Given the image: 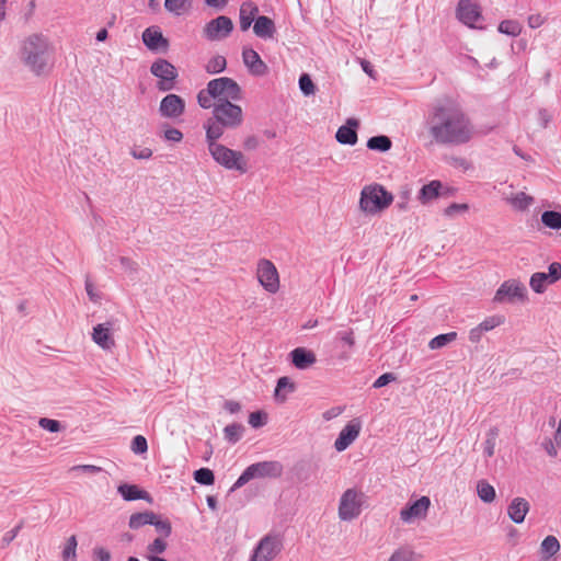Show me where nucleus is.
I'll use <instances>...</instances> for the list:
<instances>
[{
    "label": "nucleus",
    "instance_id": "1",
    "mask_svg": "<svg viewBox=\"0 0 561 561\" xmlns=\"http://www.w3.org/2000/svg\"><path fill=\"white\" fill-rule=\"evenodd\" d=\"M428 133L436 144L462 145L474 137L476 129L459 106L445 104L434 108L430 118Z\"/></svg>",
    "mask_w": 561,
    "mask_h": 561
},
{
    "label": "nucleus",
    "instance_id": "2",
    "mask_svg": "<svg viewBox=\"0 0 561 561\" xmlns=\"http://www.w3.org/2000/svg\"><path fill=\"white\" fill-rule=\"evenodd\" d=\"M241 98V89L239 84L231 78L221 77L213 79L207 83V88L197 94V102L203 108H210L216 103L227 101H237Z\"/></svg>",
    "mask_w": 561,
    "mask_h": 561
},
{
    "label": "nucleus",
    "instance_id": "3",
    "mask_svg": "<svg viewBox=\"0 0 561 561\" xmlns=\"http://www.w3.org/2000/svg\"><path fill=\"white\" fill-rule=\"evenodd\" d=\"M393 202V195L378 183L365 185L360 191L358 206L366 215H378Z\"/></svg>",
    "mask_w": 561,
    "mask_h": 561
},
{
    "label": "nucleus",
    "instance_id": "4",
    "mask_svg": "<svg viewBox=\"0 0 561 561\" xmlns=\"http://www.w3.org/2000/svg\"><path fill=\"white\" fill-rule=\"evenodd\" d=\"M23 60L35 75L44 73L49 66L47 42L37 35L28 37L23 45Z\"/></svg>",
    "mask_w": 561,
    "mask_h": 561
},
{
    "label": "nucleus",
    "instance_id": "5",
    "mask_svg": "<svg viewBox=\"0 0 561 561\" xmlns=\"http://www.w3.org/2000/svg\"><path fill=\"white\" fill-rule=\"evenodd\" d=\"M207 150L213 160L224 169L237 171L240 174L248 172V159L242 151L231 149L224 144L213 146Z\"/></svg>",
    "mask_w": 561,
    "mask_h": 561
},
{
    "label": "nucleus",
    "instance_id": "6",
    "mask_svg": "<svg viewBox=\"0 0 561 561\" xmlns=\"http://www.w3.org/2000/svg\"><path fill=\"white\" fill-rule=\"evenodd\" d=\"M255 276L262 288L275 295L280 289V277L277 267L268 259H260L256 263Z\"/></svg>",
    "mask_w": 561,
    "mask_h": 561
},
{
    "label": "nucleus",
    "instance_id": "7",
    "mask_svg": "<svg viewBox=\"0 0 561 561\" xmlns=\"http://www.w3.org/2000/svg\"><path fill=\"white\" fill-rule=\"evenodd\" d=\"M283 472V466L278 461H262L249 466L236 481L233 488H241L254 478H277Z\"/></svg>",
    "mask_w": 561,
    "mask_h": 561
},
{
    "label": "nucleus",
    "instance_id": "8",
    "mask_svg": "<svg viewBox=\"0 0 561 561\" xmlns=\"http://www.w3.org/2000/svg\"><path fill=\"white\" fill-rule=\"evenodd\" d=\"M211 107L213 116L227 126L228 129H236L243 124V111L240 105L225 100V102L215 103Z\"/></svg>",
    "mask_w": 561,
    "mask_h": 561
},
{
    "label": "nucleus",
    "instance_id": "9",
    "mask_svg": "<svg viewBox=\"0 0 561 561\" xmlns=\"http://www.w3.org/2000/svg\"><path fill=\"white\" fill-rule=\"evenodd\" d=\"M364 494L355 489H347L341 496L339 503V518L341 520H353L362 513Z\"/></svg>",
    "mask_w": 561,
    "mask_h": 561
},
{
    "label": "nucleus",
    "instance_id": "10",
    "mask_svg": "<svg viewBox=\"0 0 561 561\" xmlns=\"http://www.w3.org/2000/svg\"><path fill=\"white\" fill-rule=\"evenodd\" d=\"M527 300V288L526 286L518 279H508L503 282L500 287L496 289L493 302L494 304H505V302H524Z\"/></svg>",
    "mask_w": 561,
    "mask_h": 561
},
{
    "label": "nucleus",
    "instance_id": "11",
    "mask_svg": "<svg viewBox=\"0 0 561 561\" xmlns=\"http://www.w3.org/2000/svg\"><path fill=\"white\" fill-rule=\"evenodd\" d=\"M150 72L159 79L157 87L160 91H169L174 88L178 70L167 59H157L151 65Z\"/></svg>",
    "mask_w": 561,
    "mask_h": 561
},
{
    "label": "nucleus",
    "instance_id": "12",
    "mask_svg": "<svg viewBox=\"0 0 561 561\" xmlns=\"http://www.w3.org/2000/svg\"><path fill=\"white\" fill-rule=\"evenodd\" d=\"M232 30V20L226 15H220L205 24L203 35L208 41L214 42L228 37Z\"/></svg>",
    "mask_w": 561,
    "mask_h": 561
},
{
    "label": "nucleus",
    "instance_id": "13",
    "mask_svg": "<svg viewBox=\"0 0 561 561\" xmlns=\"http://www.w3.org/2000/svg\"><path fill=\"white\" fill-rule=\"evenodd\" d=\"M430 506V497L421 496L400 511V518L405 524H410L415 519H423L426 517Z\"/></svg>",
    "mask_w": 561,
    "mask_h": 561
},
{
    "label": "nucleus",
    "instance_id": "14",
    "mask_svg": "<svg viewBox=\"0 0 561 561\" xmlns=\"http://www.w3.org/2000/svg\"><path fill=\"white\" fill-rule=\"evenodd\" d=\"M280 550V543L275 537H264L254 550L251 561H273Z\"/></svg>",
    "mask_w": 561,
    "mask_h": 561
},
{
    "label": "nucleus",
    "instance_id": "15",
    "mask_svg": "<svg viewBox=\"0 0 561 561\" xmlns=\"http://www.w3.org/2000/svg\"><path fill=\"white\" fill-rule=\"evenodd\" d=\"M184 111L185 101L178 94H168L160 102L159 112L165 118H179Z\"/></svg>",
    "mask_w": 561,
    "mask_h": 561
},
{
    "label": "nucleus",
    "instance_id": "16",
    "mask_svg": "<svg viewBox=\"0 0 561 561\" xmlns=\"http://www.w3.org/2000/svg\"><path fill=\"white\" fill-rule=\"evenodd\" d=\"M457 16L466 25L474 27L481 19V10L477 0H460L457 7Z\"/></svg>",
    "mask_w": 561,
    "mask_h": 561
},
{
    "label": "nucleus",
    "instance_id": "17",
    "mask_svg": "<svg viewBox=\"0 0 561 561\" xmlns=\"http://www.w3.org/2000/svg\"><path fill=\"white\" fill-rule=\"evenodd\" d=\"M362 423L358 419L350 421L340 432L334 442V448L337 451L345 450L359 435Z\"/></svg>",
    "mask_w": 561,
    "mask_h": 561
},
{
    "label": "nucleus",
    "instance_id": "18",
    "mask_svg": "<svg viewBox=\"0 0 561 561\" xmlns=\"http://www.w3.org/2000/svg\"><path fill=\"white\" fill-rule=\"evenodd\" d=\"M92 340L101 348L105 351L112 350L115 346L113 323L108 321L95 325L92 331Z\"/></svg>",
    "mask_w": 561,
    "mask_h": 561
},
{
    "label": "nucleus",
    "instance_id": "19",
    "mask_svg": "<svg viewBox=\"0 0 561 561\" xmlns=\"http://www.w3.org/2000/svg\"><path fill=\"white\" fill-rule=\"evenodd\" d=\"M242 59L245 67L253 76H265L268 72L267 65L261 59L260 55L252 48H243Z\"/></svg>",
    "mask_w": 561,
    "mask_h": 561
},
{
    "label": "nucleus",
    "instance_id": "20",
    "mask_svg": "<svg viewBox=\"0 0 561 561\" xmlns=\"http://www.w3.org/2000/svg\"><path fill=\"white\" fill-rule=\"evenodd\" d=\"M142 42L150 50H167L169 47V41L156 26L147 27L144 31Z\"/></svg>",
    "mask_w": 561,
    "mask_h": 561
},
{
    "label": "nucleus",
    "instance_id": "21",
    "mask_svg": "<svg viewBox=\"0 0 561 561\" xmlns=\"http://www.w3.org/2000/svg\"><path fill=\"white\" fill-rule=\"evenodd\" d=\"M204 128L207 149L219 145L220 142L218 140L224 136L225 129H228L227 126L222 125L214 116L207 119V122L204 124Z\"/></svg>",
    "mask_w": 561,
    "mask_h": 561
},
{
    "label": "nucleus",
    "instance_id": "22",
    "mask_svg": "<svg viewBox=\"0 0 561 561\" xmlns=\"http://www.w3.org/2000/svg\"><path fill=\"white\" fill-rule=\"evenodd\" d=\"M530 510L529 502L524 497H514L507 506V515L515 524H522Z\"/></svg>",
    "mask_w": 561,
    "mask_h": 561
},
{
    "label": "nucleus",
    "instance_id": "23",
    "mask_svg": "<svg viewBox=\"0 0 561 561\" xmlns=\"http://www.w3.org/2000/svg\"><path fill=\"white\" fill-rule=\"evenodd\" d=\"M293 365L297 369H307L311 367L317 362V356L313 351L307 350L305 347H296L290 354Z\"/></svg>",
    "mask_w": 561,
    "mask_h": 561
},
{
    "label": "nucleus",
    "instance_id": "24",
    "mask_svg": "<svg viewBox=\"0 0 561 561\" xmlns=\"http://www.w3.org/2000/svg\"><path fill=\"white\" fill-rule=\"evenodd\" d=\"M358 127V121L355 118H348L346 125L341 126L336 134V140L342 145H355L357 142L356 128Z\"/></svg>",
    "mask_w": 561,
    "mask_h": 561
},
{
    "label": "nucleus",
    "instance_id": "25",
    "mask_svg": "<svg viewBox=\"0 0 561 561\" xmlns=\"http://www.w3.org/2000/svg\"><path fill=\"white\" fill-rule=\"evenodd\" d=\"M259 13L257 5L252 1H245L240 5L239 11V25L242 32L250 28Z\"/></svg>",
    "mask_w": 561,
    "mask_h": 561
},
{
    "label": "nucleus",
    "instance_id": "26",
    "mask_svg": "<svg viewBox=\"0 0 561 561\" xmlns=\"http://www.w3.org/2000/svg\"><path fill=\"white\" fill-rule=\"evenodd\" d=\"M253 32L257 37L273 38L276 32L275 23L271 18L260 15L254 21Z\"/></svg>",
    "mask_w": 561,
    "mask_h": 561
},
{
    "label": "nucleus",
    "instance_id": "27",
    "mask_svg": "<svg viewBox=\"0 0 561 561\" xmlns=\"http://www.w3.org/2000/svg\"><path fill=\"white\" fill-rule=\"evenodd\" d=\"M440 188L442 183L439 181H431L421 188L417 198L422 204H427L439 196Z\"/></svg>",
    "mask_w": 561,
    "mask_h": 561
},
{
    "label": "nucleus",
    "instance_id": "28",
    "mask_svg": "<svg viewBox=\"0 0 561 561\" xmlns=\"http://www.w3.org/2000/svg\"><path fill=\"white\" fill-rule=\"evenodd\" d=\"M508 204L517 210H526L528 209L535 202L534 197L526 194L525 192H518L515 194H512L507 198Z\"/></svg>",
    "mask_w": 561,
    "mask_h": 561
},
{
    "label": "nucleus",
    "instance_id": "29",
    "mask_svg": "<svg viewBox=\"0 0 561 561\" xmlns=\"http://www.w3.org/2000/svg\"><path fill=\"white\" fill-rule=\"evenodd\" d=\"M118 492L126 501L148 499V493L146 491L140 490L135 484H121L118 486Z\"/></svg>",
    "mask_w": 561,
    "mask_h": 561
},
{
    "label": "nucleus",
    "instance_id": "30",
    "mask_svg": "<svg viewBox=\"0 0 561 561\" xmlns=\"http://www.w3.org/2000/svg\"><path fill=\"white\" fill-rule=\"evenodd\" d=\"M156 523V514L153 512H142L133 514L129 518V527L138 529L145 525H152Z\"/></svg>",
    "mask_w": 561,
    "mask_h": 561
},
{
    "label": "nucleus",
    "instance_id": "31",
    "mask_svg": "<svg viewBox=\"0 0 561 561\" xmlns=\"http://www.w3.org/2000/svg\"><path fill=\"white\" fill-rule=\"evenodd\" d=\"M477 493L484 503H492L496 496L495 489L485 480L478 481Z\"/></svg>",
    "mask_w": 561,
    "mask_h": 561
},
{
    "label": "nucleus",
    "instance_id": "32",
    "mask_svg": "<svg viewBox=\"0 0 561 561\" xmlns=\"http://www.w3.org/2000/svg\"><path fill=\"white\" fill-rule=\"evenodd\" d=\"M540 219L545 227L552 230H561V213L556 210H546L541 214Z\"/></svg>",
    "mask_w": 561,
    "mask_h": 561
},
{
    "label": "nucleus",
    "instance_id": "33",
    "mask_svg": "<svg viewBox=\"0 0 561 561\" xmlns=\"http://www.w3.org/2000/svg\"><path fill=\"white\" fill-rule=\"evenodd\" d=\"M392 146V142L388 136L380 135V136H374L368 139L367 147L370 150L386 152L390 150Z\"/></svg>",
    "mask_w": 561,
    "mask_h": 561
},
{
    "label": "nucleus",
    "instance_id": "34",
    "mask_svg": "<svg viewBox=\"0 0 561 561\" xmlns=\"http://www.w3.org/2000/svg\"><path fill=\"white\" fill-rule=\"evenodd\" d=\"M559 550L560 543L554 536H547L540 545V551L546 560L554 556Z\"/></svg>",
    "mask_w": 561,
    "mask_h": 561
},
{
    "label": "nucleus",
    "instance_id": "35",
    "mask_svg": "<svg viewBox=\"0 0 561 561\" xmlns=\"http://www.w3.org/2000/svg\"><path fill=\"white\" fill-rule=\"evenodd\" d=\"M497 28L499 32L515 37L522 33L523 26L516 20H504L499 24Z\"/></svg>",
    "mask_w": 561,
    "mask_h": 561
},
{
    "label": "nucleus",
    "instance_id": "36",
    "mask_svg": "<svg viewBox=\"0 0 561 561\" xmlns=\"http://www.w3.org/2000/svg\"><path fill=\"white\" fill-rule=\"evenodd\" d=\"M548 284L551 283L546 273H534L529 280L530 288L537 294L543 293Z\"/></svg>",
    "mask_w": 561,
    "mask_h": 561
},
{
    "label": "nucleus",
    "instance_id": "37",
    "mask_svg": "<svg viewBox=\"0 0 561 561\" xmlns=\"http://www.w3.org/2000/svg\"><path fill=\"white\" fill-rule=\"evenodd\" d=\"M456 337H457L456 332L439 334L430 341L428 347L431 350L442 348V347L446 346L447 344L454 342L456 340Z\"/></svg>",
    "mask_w": 561,
    "mask_h": 561
},
{
    "label": "nucleus",
    "instance_id": "38",
    "mask_svg": "<svg viewBox=\"0 0 561 561\" xmlns=\"http://www.w3.org/2000/svg\"><path fill=\"white\" fill-rule=\"evenodd\" d=\"M191 5L190 0H165L164 7L165 9L175 14L181 15L183 14Z\"/></svg>",
    "mask_w": 561,
    "mask_h": 561
},
{
    "label": "nucleus",
    "instance_id": "39",
    "mask_svg": "<svg viewBox=\"0 0 561 561\" xmlns=\"http://www.w3.org/2000/svg\"><path fill=\"white\" fill-rule=\"evenodd\" d=\"M226 58L224 56L217 55L207 61L205 69L208 73L214 75L224 71L226 69Z\"/></svg>",
    "mask_w": 561,
    "mask_h": 561
},
{
    "label": "nucleus",
    "instance_id": "40",
    "mask_svg": "<svg viewBox=\"0 0 561 561\" xmlns=\"http://www.w3.org/2000/svg\"><path fill=\"white\" fill-rule=\"evenodd\" d=\"M77 545V538L75 535L67 539L62 550V561H76Z\"/></svg>",
    "mask_w": 561,
    "mask_h": 561
},
{
    "label": "nucleus",
    "instance_id": "41",
    "mask_svg": "<svg viewBox=\"0 0 561 561\" xmlns=\"http://www.w3.org/2000/svg\"><path fill=\"white\" fill-rule=\"evenodd\" d=\"M505 322V317L501 314H494L485 318L480 324V330L483 332L491 331Z\"/></svg>",
    "mask_w": 561,
    "mask_h": 561
},
{
    "label": "nucleus",
    "instance_id": "42",
    "mask_svg": "<svg viewBox=\"0 0 561 561\" xmlns=\"http://www.w3.org/2000/svg\"><path fill=\"white\" fill-rule=\"evenodd\" d=\"M196 482L204 485H211L215 481L214 472L208 468H201L194 472Z\"/></svg>",
    "mask_w": 561,
    "mask_h": 561
},
{
    "label": "nucleus",
    "instance_id": "43",
    "mask_svg": "<svg viewBox=\"0 0 561 561\" xmlns=\"http://www.w3.org/2000/svg\"><path fill=\"white\" fill-rule=\"evenodd\" d=\"M130 449L136 455H144L148 450V443L145 436L136 435L130 444Z\"/></svg>",
    "mask_w": 561,
    "mask_h": 561
},
{
    "label": "nucleus",
    "instance_id": "44",
    "mask_svg": "<svg viewBox=\"0 0 561 561\" xmlns=\"http://www.w3.org/2000/svg\"><path fill=\"white\" fill-rule=\"evenodd\" d=\"M497 434H499L497 428H491L486 435L484 454L488 457H492L494 455L495 440H496Z\"/></svg>",
    "mask_w": 561,
    "mask_h": 561
},
{
    "label": "nucleus",
    "instance_id": "45",
    "mask_svg": "<svg viewBox=\"0 0 561 561\" xmlns=\"http://www.w3.org/2000/svg\"><path fill=\"white\" fill-rule=\"evenodd\" d=\"M299 88L305 95H312L316 92V85L307 73L300 76Z\"/></svg>",
    "mask_w": 561,
    "mask_h": 561
},
{
    "label": "nucleus",
    "instance_id": "46",
    "mask_svg": "<svg viewBox=\"0 0 561 561\" xmlns=\"http://www.w3.org/2000/svg\"><path fill=\"white\" fill-rule=\"evenodd\" d=\"M414 552L410 548H399L388 561H413Z\"/></svg>",
    "mask_w": 561,
    "mask_h": 561
},
{
    "label": "nucleus",
    "instance_id": "47",
    "mask_svg": "<svg viewBox=\"0 0 561 561\" xmlns=\"http://www.w3.org/2000/svg\"><path fill=\"white\" fill-rule=\"evenodd\" d=\"M163 138L170 142H181L183 140V133L174 127H168L163 130Z\"/></svg>",
    "mask_w": 561,
    "mask_h": 561
},
{
    "label": "nucleus",
    "instance_id": "48",
    "mask_svg": "<svg viewBox=\"0 0 561 561\" xmlns=\"http://www.w3.org/2000/svg\"><path fill=\"white\" fill-rule=\"evenodd\" d=\"M20 529H21V525H18L13 529L8 530L7 533H4L1 536V538H0V548L1 549L7 548L15 539V537L18 536Z\"/></svg>",
    "mask_w": 561,
    "mask_h": 561
},
{
    "label": "nucleus",
    "instance_id": "49",
    "mask_svg": "<svg viewBox=\"0 0 561 561\" xmlns=\"http://www.w3.org/2000/svg\"><path fill=\"white\" fill-rule=\"evenodd\" d=\"M226 437L231 442H237L242 432V426L239 424H230L224 430Z\"/></svg>",
    "mask_w": 561,
    "mask_h": 561
},
{
    "label": "nucleus",
    "instance_id": "50",
    "mask_svg": "<svg viewBox=\"0 0 561 561\" xmlns=\"http://www.w3.org/2000/svg\"><path fill=\"white\" fill-rule=\"evenodd\" d=\"M130 154L135 159L148 160V159H150L152 157V150L150 148H148V147L135 146L131 149Z\"/></svg>",
    "mask_w": 561,
    "mask_h": 561
},
{
    "label": "nucleus",
    "instance_id": "51",
    "mask_svg": "<svg viewBox=\"0 0 561 561\" xmlns=\"http://www.w3.org/2000/svg\"><path fill=\"white\" fill-rule=\"evenodd\" d=\"M38 424L42 428L51 433L58 432L60 430V423L56 420L42 417Z\"/></svg>",
    "mask_w": 561,
    "mask_h": 561
},
{
    "label": "nucleus",
    "instance_id": "52",
    "mask_svg": "<svg viewBox=\"0 0 561 561\" xmlns=\"http://www.w3.org/2000/svg\"><path fill=\"white\" fill-rule=\"evenodd\" d=\"M549 272L547 274L550 283H556L561 278V264L558 262H553L548 267Z\"/></svg>",
    "mask_w": 561,
    "mask_h": 561
},
{
    "label": "nucleus",
    "instance_id": "53",
    "mask_svg": "<svg viewBox=\"0 0 561 561\" xmlns=\"http://www.w3.org/2000/svg\"><path fill=\"white\" fill-rule=\"evenodd\" d=\"M546 20L541 13H534L528 16L527 24L530 28H538L546 23Z\"/></svg>",
    "mask_w": 561,
    "mask_h": 561
},
{
    "label": "nucleus",
    "instance_id": "54",
    "mask_svg": "<svg viewBox=\"0 0 561 561\" xmlns=\"http://www.w3.org/2000/svg\"><path fill=\"white\" fill-rule=\"evenodd\" d=\"M167 549V542L160 538L153 540L152 543L148 546V551L150 556H154L157 553H162Z\"/></svg>",
    "mask_w": 561,
    "mask_h": 561
},
{
    "label": "nucleus",
    "instance_id": "55",
    "mask_svg": "<svg viewBox=\"0 0 561 561\" xmlns=\"http://www.w3.org/2000/svg\"><path fill=\"white\" fill-rule=\"evenodd\" d=\"M284 388H288V390L290 392L295 390V385L289 380L288 377H280L277 380V386H276V389H275V397L276 398H279V393H280L282 389H284Z\"/></svg>",
    "mask_w": 561,
    "mask_h": 561
},
{
    "label": "nucleus",
    "instance_id": "56",
    "mask_svg": "<svg viewBox=\"0 0 561 561\" xmlns=\"http://www.w3.org/2000/svg\"><path fill=\"white\" fill-rule=\"evenodd\" d=\"M71 471H81L88 474H96L102 471L101 467L94 466V465H77L73 466Z\"/></svg>",
    "mask_w": 561,
    "mask_h": 561
},
{
    "label": "nucleus",
    "instance_id": "57",
    "mask_svg": "<svg viewBox=\"0 0 561 561\" xmlns=\"http://www.w3.org/2000/svg\"><path fill=\"white\" fill-rule=\"evenodd\" d=\"M394 380H396V376L392 373H386V374H382L381 376H379L375 380L373 387L378 389V388L385 387L386 385H388L389 382L394 381Z\"/></svg>",
    "mask_w": 561,
    "mask_h": 561
},
{
    "label": "nucleus",
    "instance_id": "58",
    "mask_svg": "<svg viewBox=\"0 0 561 561\" xmlns=\"http://www.w3.org/2000/svg\"><path fill=\"white\" fill-rule=\"evenodd\" d=\"M249 423L252 427H260L265 424V414L261 412H252L249 416Z\"/></svg>",
    "mask_w": 561,
    "mask_h": 561
},
{
    "label": "nucleus",
    "instance_id": "59",
    "mask_svg": "<svg viewBox=\"0 0 561 561\" xmlns=\"http://www.w3.org/2000/svg\"><path fill=\"white\" fill-rule=\"evenodd\" d=\"M152 525L156 526V528L165 537L170 536L172 530L170 522L159 520L158 517L156 516V523H152Z\"/></svg>",
    "mask_w": 561,
    "mask_h": 561
},
{
    "label": "nucleus",
    "instance_id": "60",
    "mask_svg": "<svg viewBox=\"0 0 561 561\" xmlns=\"http://www.w3.org/2000/svg\"><path fill=\"white\" fill-rule=\"evenodd\" d=\"M93 556L96 561H111V553L103 547H96L93 550Z\"/></svg>",
    "mask_w": 561,
    "mask_h": 561
},
{
    "label": "nucleus",
    "instance_id": "61",
    "mask_svg": "<svg viewBox=\"0 0 561 561\" xmlns=\"http://www.w3.org/2000/svg\"><path fill=\"white\" fill-rule=\"evenodd\" d=\"M340 340L344 342L350 347L354 346L355 339H354V331L352 329H348L346 331L339 333Z\"/></svg>",
    "mask_w": 561,
    "mask_h": 561
},
{
    "label": "nucleus",
    "instance_id": "62",
    "mask_svg": "<svg viewBox=\"0 0 561 561\" xmlns=\"http://www.w3.org/2000/svg\"><path fill=\"white\" fill-rule=\"evenodd\" d=\"M468 205L467 204H451L449 205L446 209H445V215L446 216H453L454 214L458 213V211H467L468 210Z\"/></svg>",
    "mask_w": 561,
    "mask_h": 561
},
{
    "label": "nucleus",
    "instance_id": "63",
    "mask_svg": "<svg viewBox=\"0 0 561 561\" xmlns=\"http://www.w3.org/2000/svg\"><path fill=\"white\" fill-rule=\"evenodd\" d=\"M225 409L233 414V413H238L240 410H241V405L239 402L237 401H233V400H229V401H226L225 402Z\"/></svg>",
    "mask_w": 561,
    "mask_h": 561
},
{
    "label": "nucleus",
    "instance_id": "64",
    "mask_svg": "<svg viewBox=\"0 0 561 561\" xmlns=\"http://www.w3.org/2000/svg\"><path fill=\"white\" fill-rule=\"evenodd\" d=\"M259 146V140L255 136H250L244 140V147L247 149H255Z\"/></svg>",
    "mask_w": 561,
    "mask_h": 561
}]
</instances>
